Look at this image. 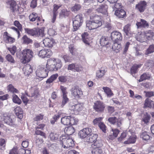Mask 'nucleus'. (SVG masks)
<instances>
[{
    "instance_id": "52",
    "label": "nucleus",
    "mask_w": 154,
    "mask_h": 154,
    "mask_svg": "<svg viewBox=\"0 0 154 154\" xmlns=\"http://www.w3.org/2000/svg\"><path fill=\"white\" fill-rule=\"evenodd\" d=\"M152 102H153V101L147 98L145 100L144 107H150L151 106V104H152Z\"/></svg>"
},
{
    "instance_id": "20",
    "label": "nucleus",
    "mask_w": 154,
    "mask_h": 154,
    "mask_svg": "<svg viewBox=\"0 0 154 154\" xmlns=\"http://www.w3.org/2000/svg\"><path fill=\"white\" fill-rule=\"evenodd\" d=\"M22 58H32L33 53L32 50L27 48L23 50L22 52Z\"/></svg>"
},
{
    "instance_id": "23",
    "label": "nucleus",
    "mask_w": 154,
    "mask_h": 154,
    "mask_svg": "<svg viewBox=\"0 0 154 154\" xmlns=\"http://www.w3.org/2000/svg\"><path fill=\"white\" fill-rule=\"evenodd\" d=\"M108 6L106 5H102L96 9V11L98 13H101L104 15L107 14Z\"/></svg>"
},
{
    "instance_id": "15",
    "label": "nucleus",
    "mask_w": 154,
    "mask_h": 154,
    "mask_svg": "<svg viewBox=\"0 0 154 154\" xmlns=\"http://www.w3.org/2000/svg\"><path fill=\"white\" fill-rule=\"evenodd\" d=\"M62 6L61 5H59L56 4H54L53 6V9L52 10L53 17L52 18V21L54 23L56 20L57 16L58 14V9L60 8Z\"/></svg>"
},
{
    "instance_id": "62",
    "label": "nucleus",
    "mask_w": 154,
    "mask_h": 154,
    "mask_svg": "<svg viewBox=\"0 0 154 154\" xmlns=\"http://www.w3.org/2000/svg\"><path fill=\"white\" fill-rule=\"evenodd\" d=\"M8 50L13 55L14 54L17 50L16 47L15 46H13L12 48H8Z\"/></svg>"
},
{
    "instance_id": "1",
    "label": "nucleus",
    "mask_w": 154,
    "mask_h": 154,
    "mask_svg": "<svg viewBox=\"0 0 154 154\" xmlns=\"http://www.w3.org/2000/svg\"><path fill=\"white\" fill-rule=\"evenodd\" d=\"M89 20L86 22V27L89 30L96 29L102 25V21L101 17L97 15H91Z\"/></svg>"
},
{
    "instance_id": "34",
    "label": "nucleus",
    "mask_w": 154,
    "mask_h": 154,
    "mask_svg": "<svg viewBox=\"0 0 154 154\" xmlns=\"http://www.w3.org/2000/svg\"><path fill=\"white\" fill-rule=\"evenodd\" d=\"M109 37L106 36H102L100 40V43L103 46H106L109 44Z\"/></svg>"
},
{
    "instance_id": "25",
    "label": "nucleus",
    "mask_w": 154,
    "mask_h": 154,
    "mask_svg": "<svg viewBox=\"0 0 154 154\" xmlns=\"http://www.w3.org/2000/svg\"><path fill=\"white\" fill-rule=\"evenodd\" d=\"M67 136L65 135H62L60 137V144L63 148L67 149Z\"/></svg>"
},
{
    "instance_id": "55",
    "label": "nucleus",
    "mask_w": 154,
    "mask_h": 154,
    "mask_svg": "<svg viewBox=\"0 0 154 154\" xmlns=\"http://www.w3.org/2000/svg\"><path fill=\"white\" fill-rule=\"evenodd\" d=\"M151 117L149 115L146 113V115H145L144 117L142 119V121L146 124L148 123Z\"/></svg>"
},
{
    "instance_id": "41",
    "label": "nucleus",
    "mask_w": 154,
    "mask_h": 154,
    "mask_svg": "<svg viewBox=\"0 0 154 154\" xmlns=\"http://www.w3.org/2000/svg\"><path fill=\"white\" fill-rule=\"evenodd\" d=\"M136 141V136L134 135L130 136L127 140L124 142L125 144L133 143Z\"/></svg>"
},
{
    "instance_id": "57",
    "label": "nucleus",
    "mask_w": 154,
    "mask_h": 154,
    "mask_svg": "<svg viewBox=\"0 0 154 154\" xmlns=\"http://www.w3.org/2000/svg\"><path fill=\"white\" fill-rule=\"evenodd\" d=\"M69 101V99L67 98V95L63 96V99L61 106L63 107Z\"/></svg>"
},
{
    "instance_id": "45",
    "label": "nucleus",
    "mask_w": 154,
    "mask_h": 154,
    "mask_svg": "<svg viewBox=\"0 0 154 154\" xmlns=\"http://www.w3.org/2000/svg\"><path fill=\"white\" fill-rule=\"evenodd\" d=\"M138 39H139V41L141 42H144L147 41L145 36L144 31L141 32L138 36Z\"/></svg>"
},
{
    "instance_id": "37",
    "label": "nucleus",
    "mask_w": 154,
    "mask_h": 154,
    "mask_svg": "<svg viewBox=\"0 0 154 154\" xmlns=\"http://www.w3.org/2000/svg\"><path fill=\"white\" fill-rule=\"evenodd\" d=\"M144 32L147 40L151 39L154 36L153 32L152 30L144 31Z\"/></svg>"
},
{
    "instance_id": "16",
    "label": "nucleus",
    "mask_w": 154,
    "mask_h": 154,
    "mask_svg": "<svg viewBox=\"0 0 154 154\" xmlns=\"http://www.w3.org/2000/svg\"><path fill=\"white\" fill-rule=\"evenodd\" d=\"M43 43L45 46L47 47L51 48L56 42L52 38H46L43 40Z\"/></svg>"
},
{
    "instance_id": "4",
    "label": "nucleus",
    "mask_w": 154,
    "mask_h": 154,
    "mask_svg": "<svg viewBox=\"0 0 154 154\" xmlns=\"http://www.w3.org/2000/svg\"><path fill=\"white\" fill-rule=\"evenodd\" d=\"M83 22L84 18L82 14L80 13L76 15L72 21L73 31L75 32L79 29Z\"/></svg>"
},
{
    "instance_id": "26",
    "label": "nucleus",
    "mask_w": 154,
    "mask_h": 154,
    "mask_svg": "<svg viewBox=\"0 0 154 154\" xmlns=\"http://www.w3.org/2000/svg\"><path fill=\"white\" fill-rule=\"evenodd\" d=\"M119 131L117 129H112L111 131L110 134L108 137L109 139L111 140H113L117 137L119 134Z\"/></svg>"
},
{
    "instance_id": "31",
    "label": "nucleus",
    "mask_w": 154,
    "mask_h": 154,
    "mask_svg": "<svg viewBox=\"0 0 154 154\" xmlns=\"http://www.w3.org/2000/svg\"><path fill=\"white\" fill-rule=\"evenodd\" d=\"M140 136L143 140L146 141L149 140L150 138L149 133L145 131L142 132L140 134Z\"/></svg>"
},
{
    "instance_id": "14",
    "label": "nucleus",
    "mask_w": 154,
    "mask_h": 154,
    "mask_svg": "<svg viewBox=\"0 0 154 154\" xmlns=\"http://www.w3.org/2000/svg\"><path fill=\"white\" fill-rule=\"evenodd\" d=\"M111 38L112 40L114 42L121 41L122 38L121 34L116 31L113 32L111 33Z\"/></svg>"
},
{
    "instance_id": "7",
    "label": "nucleus",
    "mask_w": 154,
    "mask_h": 154,
    "mask_svg": "<svg viewBox=\"0 0 154 154\" xmlns=\"http://www.w3.org/2000/svg\"><path fill=\"white\" fill-rule=\"evenodd\" d=\"M103 144L101 140H97L92 144V147L91 152L92 154H101L103 151L101 148Z\"/></svg>"
},
{
    "instance_id": "42",
    "label": "nucleus",
    "mask_w": 154,
    "mask_h": 154,
    "mask_svg": "<svg viewBox=\"0 0 154 154\" xmlns=\"http://www.w3.org/2000/svg\"><path fill=\"white\" fill-rule=\"evenodd\" d=\"M103 89L108 97H110L113 95V94L110 89L109 88L103 87Z\"/></svg>"
},
{
    "instance_id": "44",
    "label": "nucleus",
    "mask_w": 154,
    "mask_h": 154,
    "mask_svg": "<svg viewBox=\"0 0 154 154\" xmlns=\"http://www.w3.org/2000/svg\"><path fill=\"white\" fill-rule=\"evenodd\" d=\"M74 115H70V125H74L77 124L78 122V119L75 118L74 116Z\"/></svg>"
},
{
    "instance_id": "47",
    "label": "nucleus",
    "mask_w": 154,
    "mask_h": 154,
    "mask_svg": "<svg viewBox=\"0 0 154 154\" xmlns=\"http://www.w3.org/2000/svg\"><path fill=\"white\" fill-rule=\"evenodd\" d=\"M38 16L37 14L34 12L30 14L29 17L30 21L32 22L35 21L36 20Z\"/></svg>"
},
{
    "instance_id": "8",
    "label": "nucleus",
    "mask_w": 154,
    "mask_h": 154,
    "mask_svg": "<svg viewBox=\"0 0 154 154\" xmlns=\"http://www.w3.org/2000/svg\"><path fill=\"white\" fill-rule=\"evenodd\" d=\"M72 95L75 99L80 98L83 95L81 88L77 86H73L71 90Z\"/></svg>"
},
{
    "instance_id": "35",
    "label": "nucleus",
    "mask_w": 154,
    "mask_h": 154,
    "mask_svg": "<svg viewBox=\"0 0 154 154\" xmlns=\"http://www.w3.org/2000/svg\"><path fill=\"white\" fill-rule=\"evenodd\" d=\"M23 70L25 75H29L32 72L31 66L29 64H27L23 69Z\"/></svg>"
},
{
    "instance_id": "53",
    "label": "nucleus",
    "mask_w": 154,
    "mask_h": 154,
    "mask_svg": "<svg viewBox=\"0 0 154 154\" xmlns=\"http://www.w3.org/2000/svg\"><path fill=\"white\" fill-rule=\"evenodd\" d=\"M50 138L51 140H54L57 139L58 135L53 132H51L49 135Z\"/></svg>"
},
{
    "instance_id": "33",
    "label": "nucleus",
    "mask_w": 154,
    "mask_h": 154,
    "mask_svg": "<svg viewBox=\"0 0 154 154\" xmlns=\"http://www.w3.org/2000/svg\"><path fill=\"white\" fill-rule=\"evenodd\" d=\"M143 64H134L131 68L130 69L131 74L133 75L135 74L137 72V69L138 68L140 67L143 65Z\"/></svg>"
},
{
    "instance_id": "3",
    "label": "nucleus",
    "mask_w": 154,
    "mask_h": 154,
    "mask_svg": "<svg viewBox=\"0 0 154 154\" xmlns=\"http://www.w3.org/2000/svg\"><path fill=\"white\" fill-rule=\"evenodd\" d=\"M6 3L9 6V9L12 13L21 14L23 11V8L19 7L14 0H8L7 2Z\"/></svg>"
},
{
    "instance_id": "27",
    "label": "nucleus",
    "mask_w": 154,
    "mask_h": 154,
    "mask_svg": "<svg viewBox=\"0 0 154 154\" xmlns=\"http://www.w3.org/2000/svg\"><path fill=\"white\" fill-rule=\"evenodd\" d=\"M15 111L16 116L20 119H21L23 116V112L22 109L20 107L18 106L15 109Z\"/></svg>"
},
{
    "instance_id": "17",
    "label": "nucleus",
    "mask_w": 154,
    "mask_h": 154,
    "mask_svg": "<svg viewBox=\"0 0 154 154\" xmlns=\"http://www.w3.org/2000/svg\"><path fill=\"white\" fill-rule=\"evenodd\" d=\"M3 40L4 42L6 43L12 44L15 41V39L10 36L7 32H5L3 35Z\"/></svg>"
},
{
    "instance_id": "18",
    "label": "nucleus",
    "mask_w": 154,
    "mask_h": 154,
    "mask_svg": "<svg viewBox=\"0 0 154 154\" xmlns=\"http://www.w3.org/2000/svg\"><path fill=\"white\" fill-rule=\"evenodd\" d=\"M108 121L112 124L115 125L118 128H120L122 125L121 120L120 119H117L116 117H110Z\"/></svg>"
},
{
    "instance_id": "19",
    "label": "nucleus",
    "mask_w": 154,
    "mask_h": 154,
    "mask_svg": "<svg viewBox=\"0 0 154 154\" xmlns=\"http://www.w3.org/2000/svg\"><path fill=\"white\" fill-rule=\"evenodd\" d=\"M147 6L146 2L144 1H141L136 5V9H137L140 12L144 11Z\"/></svg>"
},
{
    "instance_id": "13",
    "label": "nucleus",
    "mask_w": 154,
    "mask_h": 154,
    "mask_svg": "<svg viewBox=\"0 0 154 154\" xmlns=\"http://www.w3.org/2000/svg\"><path fill=\"white\" fill-rule=\"evenodd\" d=\"M92 131L91 129L90 128H84L79 131V135L80 138L83 139L89 135Z\"/></svg>"
},
{
    "instance_id": "58",
    "label": "nucleus",
    "mask_w": 154,
    "mask_h": 154,
    "mask_svg": "<svg viewBox=\"0 0 154 154\" xmlns=\"http://www.w3.org/2000/svg\"><path fill=\"white\" fill-rule=\"evenodd\" d=\"M98 126L100 129L104 133H105L106 130V126L103 122H100L98 124Z\"/></svg>"
},
{
    "instance_id": "12",
    "label": "nucleus",
    "mask_w": 154,
    "mask_h": 154,
    "mask_svg": "<svg viewBox=\"0 0 154 154\" xmlns=\"http://www.w3.org/2000/svg\"><path fill=\"white\" fill-rule=\"evenodd\" d=\"M83 67L80 65L72 63L68 65V69L74 72H80L83 71Z\"/></svg>"
},
{
    "instance_id": "64",
    "label": "nucleus",
    "mask_w": 154,
    "mask_h": 154,
    "mask_svg": "<svg viewBox=\"0 0 154 154\" xmlns=\"http://www.w3.org/2000/svg\"><path fill=\"white\" fill-rule=\"evenodd\" d=\"M37 0H32L31 2L30 6L32 8H35L37 5Z\"/></svg>"
},
{
    "instance_id": "38",
    "label": "nucleus",
    "mask_w": 154,
    "mask_h": 154,
    "mask_svg": "<svg viewBox=\"0 0 154 154\" xmlns=\"http://www.w3.org/2000/svg\"><path fill=\"white\" fill-rule=\"evenodd\" d=\"M22 40L23 41V43L25 44L28 45L32 43L33 42L32 40L28 38L27 35H26L23 36Z\"/></svg>"
},
{
    "instance_id": "21",
    "label": "nucleus",
    "mask_w": 154,
    "mask_h": 154,
    "mask_svg": "<svg viewBox=\"0 0 154 154\" xmlns=\"http://www.w3.org/2000/svg\"><path fill=\"white\" fill-rule=\"evenodd\" d=\"M137 28H147L149 27V23L146 20L141 19L140 21H137L136 23Z\"/></svg>"
},
{
    "instance_id": "5",
    "label": "nucleus",
    "mask_w": 154,
    "mask_h": 154,
    "mask_svg": "<svg viewBox=\"0 0 154 154\" xmlns=\"http://www.w3.org/2000/svg\"><path fill=\"white\" fill-rule=\"evenodd\" d=\"M25 32L28 34L30 35L36 36H40L43 37L45 36L44 30L43 29L38 28L31 29L29 28H25Z\"/></svg>"
},
{
    "instance_id": "40",
    "label": "nucleus",
    "mask_w": 154,
    "mask_h": 154,
    "mask_svg": "<svg viewBox=\"0 0 154 154\" xmlns=\"http://www.w3.org/2000/svg\"><path fill=\"white\" fill-rule=\"evenodd\" d=\"M7 90L11 93H18L19 91L17 89L15 88L11 84L9 85L7 87Z\"/></svg>"
},
{
    "instance_id": "36",
    "label": "nucleus",
    "mask_w": 154,
    "mask_h": 154,
    "mask_svg": "<svg viewBox=\"0 0 154 154\" xmlns=\"http://www.w3.org/2000/svg\"><path fill=\"white\" fill-rule=\"evenodd\" d=\"M70 13L69 11H68L66 9L61 10L59 13L60 17H68Z\"/></svg>"
},
{
    "instance_id": "50",
    "label": "nucleus",
    "mask_w": 154,
    "mask_h": 154,
    "mask_svg": "<svg viewBox=\"0 0 154 154\" xmlns=\"http://www.w3.org/2000/svg\"><path fill=\"white\" fill-rule=\"evenodd\" d=\"M72 107L75 111H77L78 112L81 111L83 109V106L80 104H76L73 106Z\"/></svg>"
},
{
    "instance_id": "51",
    "label": "nucleus",
    "mask_w": 154,
    "mask_h": 154,
    "mask_svg": "<svg viewBox=\"0 0 154 154\" xmlns=\"http://www.w3.org/2000/svg\"><path fill=\"white\" fill-rule=\"evenodd\" d=\"M81 8V6L80 5L75 4L74 6L71 8V10L72 11H77L80 10Z\"/></svg>"
},
{
    "instance_id": "48",
    "label": "nucleus",
    "mask_w": 154,
    "mask_h": 154,
    "mask_svg": "<svg viewBox=\"0 0 154 154\" xmlns=\"http://www.w3.org/2000/svg\"><path fill=\"white\" fill-rule=\"evenodd\" d=\"M154 52V45H150L146 51L145 54L148 55Z\"/></svg>"
},
{
    "instance_id": "56",
    "label": "nucleus",
    "mask_w": 154,
    "mask_h": 154,
    "mask_svg": "<svg viewBox=\"0 0 154 154\" xmlns=\"http://www.w3.org/2000/svg\"><path fill=\"white\" fill-rule=\"evenodd\" d=\"M130 30V25L129 24H128L125 26L123 28L124 32L127 35H128Z\"/></svg>"
},
{
    "instance_id": "59",
    "label": "nucleus",
    "mask_w": 154,
    "mask_h": 154,
    "mask_svg": "<svg viewBox=\"0 0 154 154\" xmlns=\"http://www.w3.org/2000/svg\"><path fill=\"white\" fill-rule=\"evenodd\" d=\"M14 25L17 27L20 31H22V25L17 20H15L14 23Z\"/></svg>"
},
{
    "instance_id": "61",
    "label": "nucleus",
    "mask_w": 154,
    "mask_h": 154,
    "mask_svg": "<svg viewBox=\"0 0 154 154\" xmlns=\"http://www.w3.org/2000/svg\"><path fill=\"white\" fill-rule=\"evenodd\" d=\"M130 45V43L129 42H128L125 43L124 45V48L123 49V54H125L127 51Z\"/></svg>"
},
{
    "instance_id": "11",
    "label": "nucleus",
    "mask_w": 154,
    "mask_h": 154,
    "mask_svg": "<svg viewBox=\"0 0 154 154\" xmlns=\"http://www.w3.org/2000/svg\"><path fill=\"white\" fill-rule=\"evenodd\" d=\"M52 54V52L49 49L41 50L38 54V56L41 58H50Z\"/></svg>"
},
{
    "instance_id": "32",
    "label": "nucleus",
    "mask_w": 154,
    "mask_h": 154,
    "mask_svg": "<svg viewBox=\"0 0 154 154\" xmlns=\"http://www.w3.org/2000/svg\"><path fill=\"white\" fill-rule=\"evenodd\" d=\"M70 116H65L62 117L61 119V122L64 125H70Z\"/></svg>"
},
{
    "instance_id": "60",
    "label": "nucleus",
    "mask_w": 154,
    "mask_h": 154,
    "mask_svg": "<svg viewBox=\"0 0 154 154\" xmlns=\"http://www.w3.org/2000/svg\"><path fill=\"white\" fill-rule=\"evenodd\" d=\"M21 98L23 103L26 104L28 102L29 100L28 98L25 96V94L23 93H21Z\"/></svg>"
},
{
    "instance_id": "43",
    "label": "nucleus",
    "mask_w": 154,
    "mask_h": 154,
    "mask_svg": "<svg viewBox=\"0 0 154 154\" xmlns=\"http://www.w3.org/2000/svg\"><path fill=\"white\" fill-rule=\"evenodd\" d=\"M150 75L148 73H144L140 77V79L139 80V82H140L146 79H149L150 78Z\"/></svg>"
},
{
    "instance_id": "54",
    "label": "nucleus",
    "mask_w": 154,
    "mask_h": 154,
    "mask_svg": "<svg viewBox=\"0 0 154 154\" xmlns=\"http://www.w3.org/2000/svg\"><path fill=\"white\" fill-rule=\"evenodd\" d=\"M44 115L40 114L37 115L34 118L33 120L34 121H38L42 120L43 119Z\"/></svg>"
},
{
    "instance_id": "28",
    "label": "nucleus",
    "mask_w": 154,
    "mask_h": 154,
    "mask_svg": "<svg viewBox=\"0 0 154 154\" xmlns=\"http://www.w3.org/2000/svg\"><path fill=\"white\" fill-rule=\"evenodd\" d=\"M118 42H114L112 46V50L116 53L119 52L122 49L121 44L118 43Z\"/></svg>"
},
{
    "instance_id": "10",
    "label": "nucleus",
    "mask_w": 154,
    "mask_h": 154,
    "mask_svg": "<svg viewBox=\"0 0 154 154\" xmlns=\"http://www.w3.org/2000/svg\"><path fill=\"white\" fill-rule=\"evenodd\" d=\"M105 107V104L100 101H97L94 103V105L93 106L94 109L99 112H103Z\"/></svg>"
},
{
    "instance_id": "22",
    "label": "nucleus",
    "mask_w": 154,
    "mask_h": 154,
    "mask_svg": "<svg viewBox=\"0 0 154 154\" xmlns=\"http://www.w3.org/2000/svg\"><path fill=\"white\" fill-rule=\"evenodd\" d=\"M45 126V125L43 124H41L38 125L35 127L36 128V131H35V134L37 135H40L43 136L44 138H45L46 137L45 134L43 132L37 130V129L43 130Z\"/></svg>"
},
{
    "instance_id": "39",
    "label": "nucleus",
    "mask_w": 154,
    "mask_h": 154,
    "mask_svg": "<svg viewBox=\"0 0 154 154\" xmlns=\"http://www.w3.org/2000/svg\"><path fill=\"white\" fill-rule=\"evenodd\" d=\"M64 132L67 135H70L75 132V129L72 126L68 127L65 128Z\"/></svg>"
},
{
    "instance_id": "46",
    "label": "nucleus",
    "mask_w": 154,
    "mask_h": 154,
    "mask_svg": "<svg viewBox=\"0 0 154 154\" xmlns=\"http://www.w3.org/2000/svg\"><path fill=\"white\" fill-rule=\"evenodd\" d=\"M12 100L13 102L16 103L20 104L21 103V101L20 99L18 97L17 95L13 94L12 95Z\"/></svg>"
},
{
    "instance_id": "29",
    "label": "nucleus",
    "mask_w": 154,
    "mask_h": 154,
    "mask_svg": "<svg viewBox=\"0 0 154 154\" xmlns=\"http://www.w3.org/2000/svg\"><path fill=\"white\" fill-rule=\"evenodd\" d=\"M89 34L87 32H84L81 35L82 40V41L86 44L89 45L88 41Z\"/></svg>"
},
{
    "instance_id": "9",
    "label": "nucleus",
    "mask_w": 154,
    "mask_h": 154,
    "mask_svg": "<svg viewBox=\"0 0 154 154\" xmlns=\"http://www.w3.org/2000/svg\"><path fill=\"white\" fill-rule=\"evenodd\" d=\"M44 66H40L36 72V75L40 78H45L48 75V71Z\"/></svg>"
},
{
    "instance_id": "63",
    "label": "nucleus",
    "mask_w": 154,
    "mask_h": 154,
    "mask_svg": "<svg viewBox=\"0 0 154 154\" xmlns=\"http://www.w3.org/2000/svg\"><path fill=\"white\" fill-rule=\"evenodd\" d=\"M104 74V72L103 70H99L97 73L96 76L98 78L102 77Z\"/></svg>"
},
{
    "instance_id": "6",
    "label": "nucleus",
    "mask_w": 154,
    "mask_h": 154,
    "mask_svg": "<svg viewBox=\"0 0 154 154\" xmlns=\"http://www.w3.org/2000/svg\"><path fill=\"white\" fill-rule=\"evenodd\" d=\"M2 121L11 126H14L15 125V117L13 116H9L7 114L4 113L0 116Z\"/></svg>"
},
{
    "instance_id": "49",
    "label": "nucleus",
    "mask_w": 154,
    "mask_h": 154,
    "mask_svg": "<svg viewBox=\"0 0 154 154\" xmlns=\"http://www.w3.org/2000/svg\"><path fill=\"white\" fill-rule=\"evenodd\" d=\"M67 141L68 148L74 146V144L73 140L70 138L68 136H67Z\"/></svg>"
},
{
    "instance_id": "2",
    "label": "nucleus",
    "mask_w": 154,
    "mask_h": 154,
    "mask_svg": "<svg viewBox=\"0 0 154 154\" xmlns=\"http://www.w3.org/2000/svg\"><path fill=\"white\" fill-rule=\"evenodd\" d=\"M49 66L50 70H57L62 66L61 60L59 58H50L47 62L46 66Z\"/></svg>"
},
{
    "instance_id": "30",
    "label": "nucleus",
    "mask_w": 154,
    "mask_h": 154,
    "mask_svg": "<svg viewBox=\"0 0 154 154\" xmlns=\"http://www.w3.org/2000/svg\"><path fill=\"white\" fill-rule=\"evenodd\" d=\"M97 134H95L92 133L90 134L87 138V139L89 140V141L90 143H94V142L97 140H97Z\"/></svg>"
},
{
    "instance_id": "24",
    "label": "nucleus",
    "mask_w": 154,
    "mask_h": 154,
    "mask_svg": "<svg viewBox=\"0 0 154 154\" xmlns=\"http://www.w3.org/2000/svg\"><path fill=\"white\" fill-rule=\"evenodd\" d=\"M115 14L119 18H122L126 16L125 11L122 9H116L115 11Z\"/></svg>"
}]
</instances>
